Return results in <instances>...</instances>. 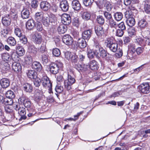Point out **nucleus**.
Here are the masks:
<instances>
[{"instance_id":"680f3d73","label":"nucleus","mask_w":150,"mask_h":150,"mask_svg":"<svg viewBox=\"0 0 150 150\" xmlns=\"http://www.w3.org/2000/svg\"><path fill=\"white\" fill-rule=\"evenodd\" d=\"M20 38L21 42L24 45L27 44L28 42L27 38L24 35H23Z\"/></svg>"},{"instance_id":"7ed1b4c3","label":"nucleus","mask_w":150,"mask_h":150,"mask_svg":"<svg viewBox=\"0 0 150 150\" xmlns=\"http://www.w3.org/2000/svg\"><path fill=\"white\" fill-rule=\"evenodd\" d=\"M42 84L43 87L45 88L48 89V92L49 93H52V82L45 74L42 75Z\"/></svg>"},{"instance_id":"c9c22d12","label":"nucleus","mask_w":150,"mask_h":150,"mask_svg":"<svg viewBox=\"0 0 150 150\" xmlns=\"http://www.w3.org/2000/svg\"><path fill=\"white\" fill-rule=\"evenodd\" d=\"M14 33L18 37H21L23 35H22V31L21 29L17 26L15 28Z\"/></svg>"},{"instance_id":"a878e982","label":"nucleus","mask_w":150,"mask_h":150,"mask_svg":"<svg viewBox=\"0 0 150 150\" xmlns=\"http://www.w3.org/2000/svg\"><path fill=\"white\" fill-rule=\"evenodd\" d=\"M88 67L92 70H96L98 68V63L95 60H93L90 62Z\"/></svg>"},{"instance_id":"052dcab7","label":"nucleus","mask_w":150,"mask_h":150,"mask_svg":"<svg viewBox=\"0 0 150 150\" xmlns=\"http://www.w3.org/2000/svg\"><path fill=\"white\" fill-rule=\"evenodd\" d=\"M144 50V48L143 47H138L135 50V51L137 54L139 55L142 54Z\"/></svg>"},{"instance_id":"423d86ee","label":"nucleus","mask_w":150,"mask_h":150,"mask_svg":"<svg viewBox=\"0 0 150 150\" xmlns=\"http://www.w3.org/2000/svg\"><path fill=\"white\" fill-rule=\"evenodd\" d=\"M138 88L142 93L148 94L150 91V86L149 83H144L139 86Z\"/></svg>"},{"instance_id":"dca6fc26","label":"nucleus","mask_w":150,"mask_h":150,"mask_svg":"<svg viewBox=\"0 0 150 150\" xmlns=\"http://www.w3.org/2000/svg\"><path fill=\"white\" fill-rule=\"evenodd\" d=\"M12 69L15 72L17 73L21 71V65L19 63L14 62L12 64Z\"/></svg>"},{"instance_id":"69168bd1","label":"nucleus","mask_w":150,"mask_h":150,"mask_svg":"<svg viewBox=\"0 0 150 150\" xmlns=\"http://www.w3.org/2000/svg\"><path fill=\"white\" fill-rule=\"evenodd\" d=\"M38 1L37 0H33L31 2V6L34 9L37 8L38 4Z\"/></svg>"},{"instance_id":"e433bc0d","label":"nucleus","mask_w":150,"mask_h":150,"mask_svg":"<svg viewBox=\"0 0 150 150\" xmlns=\"http://www.w3.org/2000/svg\"><path fill=\"white\" fill-rule=\"evenodd\" d=\"M19 56L18 54L16 52H13L11 54V59H12L13 61L15 62L19 61Z\"/></svg>"},{"instance_id":"9d476101","label":"nucleus","mask_w":150,"mask_h":150,"mask_svg":"<svg viewBox=\"0 0 150 150\" xmlns=\"http://www.w3.org/2000/svg\"><path fill=\"white\" fill-rule=\"evenodd\" d=\"M62 23L65 25H69L71 22V18L68 14H64L62 17Z\"/></svg>"},{"instance_id":"f704fd0d","label":"nucleus","mask_w":150,"mask_h":150,"mask_svg":"<svg viewBox=\"0 0 150 150\" xmlns=\"http://www.w3.org/2000/svg\"><path fill=\"white\" fill-rule=\"evenodd\" d=\"M43 13L42 12H38L36 13L35 16V18L37 22H39L41 20L43 17Z\"/></svg>"},{"instance_id":"393cba45","label":"nucleus","mask_w":150,"mask_h":150,"mask_svg":"<svg viewBox=\"0 0 150 150\" xmlns=\"http://www.w3.org/2000/svg\"><path fill=\"white\" fill-rule=\"evenodd\" d=\"M67 30V26L63 24L60 25L57 28L58 32L59 34L65 33Z\"/></svg>"},{"instance_id":"bb28decb","label":"nucleus","mask_w":150,"mask_h":150,"mask_svg":"<svg viewBox=\"0 0 150 150\" xmlns=\"http://www.w3.org/2000/svg\"><path fill=\"white\" fill-rule=\"evenodd\" d=\"M49 21L52 25H54L57 23V19L55 15L53 14H50L48 16Z\"/></svg>"},{"instance_id":"b1692460","label":"nucleus","mask_w":150,"mask_h":150,"mask_svg":"<svg viewBox=\"0 0 150 150\" xmlns=\"http://www.w3.org/2000/svg\"><path fill=\"white\" fill-rule=\"evenodd\" d=\"M23 89L25 91L28 92H31L33 90V87L32 85L28 83H25L23 85Z\"/></svg>"},{"instance_id":"4d7b16f0","label":"nucleus","mask_w":150,"mask_h":150,"mask_svg":"<svg viewBox=\"0 0 150 150\" xmlns=\"http://www.w3.org/2000/svg\"><path fill=\"white\" fill-rule=\"evenodd\" d=\"M42 60L44 64H46L48 62V55L43 54L42 55Z\"/></svg>"},{"instance_id":"5701e85b","label":"nucleus","mask_w":150,"mask_h":150,"mask_svg":"<svg viewBox=\"0 0 150 150\" xmlns=\"http://www.w3.org/2000/svg\"><path fill=\"white\" fill-rule=\"evenodd\" d=\"M25 25L27 29L31 30L35 26V22L33 20L30 19L26 22Z\"/></svg>"},{"instance_id":"ddd939ff","label":"nucleus","mask_w":150,"mask_h":150,"mask_svg":"<svg viewBox=\"0 0 150 150\" xmlns=\"http://www.w3.org/2000/svg\"><path fill=\"white\" fill-rule=\"evenodd\" d=\"M9 79L6 78H4L0 80V84L3 88H6L10 85Z\"/></svg>"},{"instance_id":"4c0bfd02","label":"nucleus","mask_w":150,"mask_h":150,"mask_svg":"<svg viewBox=\"0 0 150 150\" xmlns=\"http://www.w3.org/2000/svg\"><path fill=\"white\" fill-rule=\"evenodd\" d=\"M33 81L34 85L37 87H38L42 83V78L40 79V78L38 77L34 79Z\"/></svg>"},{"instance_id":"2eb2a0df","label":"nucleus","mask_w":150,"mask_h":150,"mask_svg":"<svg viewBox=\"0 0 150 150\" xmlns=\"http://www.w3.org/2000/svg\"><path fill=\"white\" fill-rule=\"evenodd\" d=\"M17 14L18 12L16 9L15 8H11L10 9L9 14H8L7 15L14 20H16L18 17Z\"/></svg>"},{"instance_id":"58836bf2","label":"nucleus","mask_w":150,"mask_h":150,"mask_svg":"<svg viewBox=\"0 0 150 150\" xmlns=\"http://www.w3.org/2000/svg\"><path fill=\"white\" fill-rule=\"evenodd\" d=\"M109 24L111 28H115V29H116L118 25V24H117L116 22L112 19L109 20Z\"/></svg>"},{"instance_id":"338daca9","label":"nucleus","mask_w":150,"mask_h":150,"mask_svg":"<svg viewBox=\"0 0 150 150\" xmlns=\"http://www.w3.org/2000/svg\"><path fill=\"white\" fill-rule=\"evenodd\" d=\"M123 31L120 29L117 30L115 32L116 35L119 37L122 36L124 33Z\"/></svg>"},{"instance_id":"20e7f679","label":"nucleus","mask_w":150,"mask_h":150,"mask_svg":"<svg viewBox=\"0 0 150 150\" xmlns=\"http://www.w3.org/2000/svg\"><path fill=\"white\" fill-rule=\"evenodd\" d=\"M75 81L74 77L68 73L67 79L64 81V88L67 90H70L71 88V86L75 83Z\"/></svg>"},{"instance_id":"a211bd4d","label":"nucleus","mask_w":150,"mask_h":150,"mask_svg":"<svg viewBox=\"0 0 150 150\" xmlns=\"http://www.w3.org/2000/svg\"><path fill=\"white\" fill-rule=\"evenodd\" d=\"M32 67L33 69L38 71H41L42 68V67L40 63L37 61H35L33 62Z\"/></svg>"},{"instance_id":"c03bdc74","label":"nucleus","mask_w":150,"mask_h":150,"mask_svg":"<svg viewBox=\"0 0 150 150\" xmlns=\"http://www.w3.org/2000/svg\"><path fill=\"white\" fill-rule=\"evenodd\" d=\"M2 70L6 72L8 71L10 69V65L8 62H5L2 66Z\"/></svg>"},{"instance_id":"412c9836","label":"nucleus","mask_w":150,"mask_h":150,"mask_svg":"<svg viewBox=\"0 0 150 150\" xmlns=\"http://www.w3.org/2000/svg\"><path fill=\"white\" fill-rule=\"evenodd\" d=\"M95 54L98 57H102V58H104L107 56V53L102 48L100 49L98 52H96Z\"/></svg>"},{"instance_id":"ea45409f","label":"nucleus","mask_w":150,"mask_h":150,"mask_svg":"<svg viewBox=\"0 0 150 150\" xmlns=\"http://www.w3.org/2000/svg\"><path fill=\"white\" fill-rule=\"evenodd\" d=\"M6 113L10 114L12 116H14V112L11 107H10L8 106H6L4 107Z\"/></svg>"},{"instance_id":"0eeeda50","label":"nucleus","mask_w":150,"mask_h":150,"mask_svg":"<svg viewBox=\"0 0 150 150\" xmlns=\"http://www.w3.org/2000/svg\"><path fill=\"white\" fill-rule=\"evenodd\" d=\"M65 57L68 60H70L72 63H77L78 61L77 56L74 53L67 52L65 54Z\"/></svg>"},{"instance_id":"aec40b11","label":"nucleus","mask_w":150,"mask_h":150,"mask_svg":"<svg viewBox=\"0 0 150 150\" xmlns=\"http://www.w3.org/2000/svg\"><path fill=\"white\" fill-rule=\"evenodd\" d=\"M26 112V110L23 107H21L19 109L18 113L21 116V117L19 120V121L21 120L22 119L25 120L26 118V116L25 115Z\"/></svg>"},{"instance_id":"8fccbe9b","label":"nucleus","mask_w":150,"mask_h":150,"mask_svg":"<svg viewBox=\"0 0 150 150\" xmlns=\"http://www.w3.org/2000/svg\"><path fill=\"white\" fill-rule=\"evenodd\" d=\"M4 105L6 106L11 105L13 103V100L12 98H6Z\"/></svg>"},{"instance_id":"a19ab883","label":"nucleus","mask_w":150,"mask_h":150,"mask_svg":"<svg viewBox=\"0 0 150 150\" xmlns=\"http://www.w3.org/2000/svg\"><path fill=\"white\" fill-rule=\"evenodd\" d=\"M42 38L41 35L38 34L37 35L35 36L34 42L36 44H39L41 43L42 41Z\"/></svg>"},{"instance_id":"6ab92c4d","label":"nucleus","mask_w":150,"mask_h":150,"mask_svg":"<svg viewBox=\"0 0 150 150\" xmlns=\"http://www.w3.org/2000/svg\"><path fill=\"white\" fill-rule=\"evenodd\" d=\"M72 8L76 11H79L81 8V5L79 1L77 0H73L71 3Z\"/></svg>"},{"instance_id":"6e6d98bb","label":"nucleus","mask_w":150,"mask_h":150,"mask_svg":"<svg viewBox=\"0 0 150 150\" xmlns=\"http://www.w3.org/2000/svg\"><path fill=\"white\" fill-rule=\"evenodd\" d=\"M72 24L74 26L78 28L79 25V18L77 17L74 18L72 20Z\"/></svg>"},{"instance_id":"13d9d810","label":"nucleus","mask_w":150,"mask_h":150,"mask_svg":"<svg viewBox=\"0 0 150 150\" xmlns=\"http://www.w3.org/2000/svg\"><path fill=\"white\" fill-rule=\"evenodd\" d=\"M38 51L41 53H44L46 51V46L45 43H42L40 48L38 49Z\"/></svg>"},{"instance_id":"c756f323","label":"nucleus","mask_w":150,"mask_h":150,"mask_svg":"<svg viewBox=\"0 0 150 150\" xmlns=\"http://www.w3.org/2000/svg\"><path fill=\"white\" fill-rule=\"evenodd\" d=\"M28 49L30 52L34 54H36L37 52V49L35 45L30 44L28 46Z\"/></svg>"},{"instance_id":"603ef678","label":"nucleus","mask_w":150,"mask_h":150,"mask_svg":"<svg viewBox=\"0 0 150 150\" xmlns=\"http://www.w3.org/2000/svg\"><path fill=\"white\" fill-rule=\"evenodd\" d=\"M92 31L91 30H88L85 31V40L88 41L91 37Z\"/></svg>"},{"instance_id":"bf43d9fd","label":"nucleus","mask_w":150,"mask_h":150,"mask_svg":"<svg viewBox=\"0 0 150 150\" xmlns=\"http://www.w3.org/2000/svg\"><path fill=\"white\" fill-rule=\"evenodd\" d=\"M35 26L36 27L38 31H41L43 29L41 23L39 21L37 22Z\"/></svg>"},{"instance_id":"f3484780","label":"nucleus","mask_w":150,"mask_h":150,"mask_svg":"<svg viewBox=\"0 0 150 150\" xmlns=\"http://www.w3.org/2000/svg\"><path fill=\"white\" fill-rule=\"evenodd\" d=\"M26 73L28 77L31 79H34L37 77V73L34 70H28Z\"/></svg>"},{"instance_id":"cd10ccee","label":"nucleus","mask_w":150,"mask_h":150,"mask_svg":"<svg viewBox=\"0 0 150 150\" xmlns=\"http://www.w3.org/2000/svg\"><path fill=\"white\" fill-rule=\"evenodd\" d=\"M84 31L83 32L82 34V37L79 39L78 40V45L79 47L81 49L84 48V38H83V34Z\"/></svg>"},{"instance_id":"a18cd8bd","label":"nucleus","mask_w":150,"mask_h":150,"mask_svg":"<svg viewBox=\"0 0 150 150\" xmlns=\"http://www.w3.org/2000/svg\"><path fill=\"white\" fill-rule=\"evenodd\" d=\"M2 58L4 61H9L11 60V58L10 54L7 53L3 54L2 55Z\"/></svg>"},{"instance_id":"72a5a7b5","label":"nucleus","mask_w":150,"mask_h":150,"mask_svg":"<svg viewBox=\"0 0 150 150\" xmlns=\"http://www.w3.org/2000/svg\"><path fill=\"white\" fill-rule=\"evenodd\" d=\"M42 22L43 24L46 27H48L50 25L48 17H43L42 19Z\"/></svg>"},{"instance_id":"de8ad7c7","label":"nucleus","mask_w":150,"mask_h":150,"mask_svg":"<svg viewBox=\"0 0 150 150\" xmlns=\"http://www.w3.org/2000/svg\"><path fill=\"white\" fill-rule=\"evenodd\" d=\"M84 64H81L79 63H76L75 64L74 67L78 71H83L84 69Z\"/></svg>"},{"instance_id":"e2e57ef3","label":"nucleus","mask_w":150,"mask_h":150,"mask_svg":"<svg viewBox=\"0 0 150 150\" xmlns=\"http://www.w3.org/2000/svg\"><path fill=\"white\" fill-rule=\"evenodd\" d=\"M125 18L127 19L132 17L131 11L130 10H126L125 12Z\"/></svg>"},{"instance_id":"864d4df0","label":"nucleus","mask_w":150,"mask_h":150,"mask_svg":"<svg viewBox=\"0 0 150 150\" xmlns=\"http://www.w3.org/2000/svg\"><path fill=\"white\" fill-rule=\"evenodd\" d=\"M52 54L55 57H58L61 54L60 51L59 49L55 48L52 50Z\"/></svg>"},{"instance_id":"37998d69","label":"nucleus","mask_w":150,"mask_h":150,"mask_svg":"<svg viewBox=\"0 0 150 150\" xmlns=\"http://www.w3.org/2000/svg\"><path fill=\"white\" fill-rule=\"evenodd\" d=\"M55 90L56 93H57L55 94L57 96L58 93H61L63 91L64 88L62 86L58 84L56 86Z\"/></svg>"},{"instance_id":"7c9ffc66","label":"nucleus","mask_w":150,"mask_h":150,"mask_svg":"<svg viewBox=\"0 0 150 150\" xmlns=\"http://www.w3.org/2000/svg\"><path fill=\"white\" fill-rule=\"evenodd\" d=\"M8 44L11 46H14L16 44V41L15 38L12 37H8L7 39Z\"/></svg>"},{"instance_id":"4468645a","label":"nucleus","mask_w":150,"mask_h":150,"mask_svg":"<svg viewBox=\"0 0 150 150\" xmlns=\"http://www.w3.org/2000/svg\"><path fill=\"white\" fill-rule=\"evenodd\" d=\"M30 15L29 8L27 7H24L21 11V16L23 19L28 18Z\"/></svg>"},{"instance_id":"f257e3e1","label":"nucleus","mask_w":150,"mask_h":150,"mask_svg":"<svg viewBox=\"0 0 150 150\" xmlns=\"http://www.w3.org/2000/svg\"><path fill=\"white\" fill-rule=\"evenodd\" d=\"M104 44L111 51L114 52H117L115 55L117 58H120L122 56L123 53L121 47H119V45L117 43L113 42L112 38H107L105 40Z\"/></svg>"},{"instance_id":"5fc2aeb1","label":"nucleus","mask_w":150,"mask_h":150,"mask_svg":"<svg viewBox=\"0 0 150 150\" xmlns=\"http://www.w3.org/2000/svg\"><path fill=\"white\" fill-rule=\"evenodd\" d=\"M128 55L131 59H137V56L133 51H130L128 53Z\"/></svg>"},{"instance_id":"49530a36","label":"nucleus","mask_w":150,"mask_h":150,"mask_svg":"<svg viewBox=\"0 0 150 150\" xmlns=\"http://www.w3.org/2000/svg\"><path fill=\"white\" fill-rule=\"evenodd\" d=\"M6 97L13 99L15 97L14 93L11 90L8 91L6 93Z\"/></svg>"},{"instance_id":"79ce46f5","label":"nucleus","mask_w":150,"mask_h":150,"mask_svg":"<svg viewBox=\"0 0 150 150\" xmlns=\"http://www.w3.org/2000/svg\"><path fill=\"white\" fill-rule=\"evenodd\" d=\"M87 47V53L88 57L89 58H92L94 57V54H95V53L93 52V50L90 49L88 47V46H87L86 45L85 46V47Z\"/></svg>"},{"instance_id":"f8f14e48","label":"nucleus","mask_w":150,"mask_h":150,"mask_svg":"<svg viewBox=\"0 0 150 150\" xmlns=\"http://www.w3.org/2000/svg\"><path fill=\"white\" fill-rule=\"evenodd\" d=\"M95 29L96 33L98 36L101 37L104 35V30L102 26L96 25L95 27Z\"/></svg>"},{"instance_id":"774afa93","label":"nucleus","mask_w":150,"mask_h":150,"mask_svg":"<svg viewBox=\"0 0 150 150\" xmlns=\"http://www.w3.org/2000/svg\"><path fill=\"white\" fill-rule=\"evenodd\" d=\"M103 13L105 17L108 20H110L112 19V15L110 13L107 12L105 11Z\"/></svg>"},{"instance_id":"0e129e2a","label":"nucleus","mask_w":150,"mask_h":150,"mask_svg":"<svg viewBox=\"0 0 150 150\" xmlns=\"http://www.w3.org/2000/svg\"><path fill=\"white\" fill-rule=\"evenodd\" d=\"M97 20L98 23L99 24H103L105 22V19L102 16H98Z\"/></svg>"},{"instance_id":"4be33fe9","label":"nucleus","mask_w":150,"mask_h":150,"mask_svg":"<svg viewBox=\"0 0 150 150\" xmlns=\"http://www.w3.org/2000/svg\"><path fill=\"white\" fill-rule=\"evenodd\" d=\"M11 19L10 17L8 15L3 17L2 19V22L3 25L5 26H7L10 25Z\"/></svg>"},{"instance_id":"9b49d317","label":"nucleus","mask_w":150,"mask_h":150,"mask_svg":"<svg viewBox=\"0 0 150 150\" xmlns=\"http://www.w3.org/2000/svg\"><path fill=\"white\" fill-rule=\"evenodd\" d=\"M59 6L61 10L64 12L67 11L69 8V4L67 0H63L60 2Z\"/></svg>"},{"instance_id":"39448f33","label":"nucleus","mask_w":150,"mask_h":150,"mask_svg":"<svg viewBox=\"0 0 150 150\" xmlns=\"http://www.w3.org/2000/svg\"><path fill=\"white\" fill-rule=\"evenodd\" d=\"M62 65L61 63L57 64L52 63L50 65V72L53 74H56L58 72L59 70V67Z\"/></svg>"},{"instance_id":"c85d7f7f","label":"nucleus","mask_w":150,"mask_h":150,"mask_svg":"<svg viewBox=\"0 0 150 150\" xmlns=\"http://www.w3.org/2000/svg\"><path fill=\"white\" fill-rule=\"evenodd\" d=\"M19 56H22L24 55L25 51L24 48L20 46L17 47L16 52Z\"/></svg>"},{"instance_id":"1a4fd4ad","label":"nucleus","mask_w":150,"mask_h":150,"mask_svg":"<svg viewBox=\"0 0 150 150\" xmlns=\"http://www.w3.org/2000/svg\"><path fill=\"white\" fill-rule=\"evenodd\" d=\"M40 6L43 11L46 12L49 10L51 7V4L47 1H42L40 2Z\"/></svg>"},{"instance_id":"f03ea898","label":"nucleus","mask_w":150,"mask_h":150,"mask_svg":"<svg viewBox=\"0 0 150 150\" xmlns=\"http://www.w3.org/2000/svg\"><path fill=\"white\" fill-rule=\"evenodd\" d=\"M19 103L23 104L29 112H32L34 110L33 106L31 102L26 97L23 96L20 97L18 99Z\"/></svg>"},{"instance_id":"09e8293b","label":"nucleus","mask_w":150,"mask_h":150,"mask_svg":"<svg viewBox=\"0 0 150 150\" xmlns=\"http://www.w3.org/2000/svg\"><path fill=\"white\" fill-rule=\"evenodd\" d=\"M114 16L116 20L119 21L122 19L123 17V15L121 12H116L114 14Z\"/></svg>"},{"instance_id":"6e6552de","label":"nucleus","mask_w":150,"mask_h":150,"mask_svg":"<svg viewBox=\"0 0 150 150\" xmlns=\"http://www.w3.org/2000/svg\"><path fill=\"white\" fill-rule=\"evenodd\" d=\"M63 42L67 45H70L72 43L73 39L72 38L69 34L63 35L62 38Z\"/></svg>"},{"instance_id":"473e14b6","label":"nucleus","mask_w":150,"mask_h":150,"mask_svg":"<svg viewBox=\"0 0 150 150\" xmlns=\"http://www.w3.org/2000/svg\"><path fill=\"white\" fill-rule=\"evenodd\" d=\"M138 25L141 28H144L147 26V23L145 19H143L139 21Z\"/></svg>"},{"instance_id":"3c124183","label":"nucleus","mask_w":150,"mask_h":150,"mask_svg":"<svg viewBox=\"0 0 150 150\" xmlns=\"http://www.w3.org/2000/svg\"><path fill=\"white\" fill-rule=\"evenodd\" d=\"M135 42L142 47L144 46V39H143L140 38H137L136 39Z\"/></svg>"},{"instance_id":"2f4dec72","label":"nucleus","mask_w":150,"mask_h":150,"mask_svg":"<svg viewBox=\"0 0 150 150\" xmlns=\"http://www.w3.org/2000/svg\"><path fill=\"white\" fill-rule=\"evenodd\" d=\"M126 22L127 25L130 27L133 26L135 23V19L133 17L127 19Z\"/></svg>"}]
</instances>
